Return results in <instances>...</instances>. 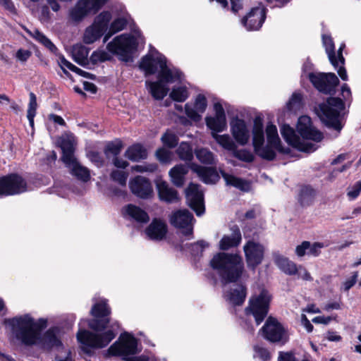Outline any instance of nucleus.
Wrapping results in <instances>:
<instances>
[{
  "instance_id": "0e129e2a",
  "label": "nucleus",
  "mask_w": 361,
  "mask_h": 361,
  "mask_svg": "<svg viewBox=\"0 0 361 361\" xmlns=\"http://www.w3.org/2000/svg\"><path fill=\"white\" fill-rule=\"evenodd\" d=\"M254 349L257 356L263 361H267L270 359V353L267 348L261 346H255Z\"/></svg>"
},
{
  "instance_id": "b1692460",
  "label": "nucleus",
  "mask_w": 361,
  "mask_h": 361,
  "mask_svg": "<svg viewBox=\"0 0 361 361\" xmlns=\"http://www.w3.org/2000/svg\"><path fill=\"white\" fill-rule=\"evenodd\" d=\"M231 235H225L219 242V247L222 250H227L231 247H237L241 242L242 235L237 225L231 226Z\"/></svg>"
},
{
  "instance_id": "de8ad7c7",
  "label": "nucleus",
  "mask_w": 361,
  "mask_h": 361,
  "mask_svg": "<svg viewBox=\"0 0 361 361\" xmlns=\"http://www.w3.org/2000/svg\"><path fill=\"white\" fill-rule=\"evenodd\" d=\"M188 92L185 87H173L170 93V97L176 102H183L188 97Z\"/></svg>"
},
{
  "instance_id": "9b49d317",
  "label": "nucleus",
  "mask_w": 361,
  "mask_h": 361,
  "mask_svg": "<svg viewBox=\"0 0 361 361\" xmlns=\"http://www.w3.org/2000/svg\"><path fill=\"white\" fill-rule=\"evenodd\" d=\"M322 40L331 63L334 67V68L337 70L338 74L341 78L343 80H348L346 70L343 67L345 59L342 54L343 49L345 45L342 44L340 47L337 51V54L336 55L334 51V44L332 38L329 36L323 35Z\"/></svg>"
},
{
  "instance_id": "1a4fd4ad",
  "label": "nucleus",
  "mask_w": 361,
  "mask_h": 361,
  "mask_svg": "<svg viewBox=\"0 0 361 361\" xmlns=\"http://www.w3.org/2000/svg\"><path fill=\"white\" fill-rule=\"evenodd\" d=\"M137 42L133 37L128 34L116 36L106 45L108 51L121 56L123 61H128L130 54L137 49Z\"/></svg>"
},
{
  "instance_id": "5701e85b",
  "label": "nucleus",
  "mask_w": 361,
  "mask_h": 361,
  "mask_svg": "<svg viewBox=\"0 0 361 361\" xmlns=\"http://www.w3.org/2000/svg\"><path fill=\"white\" fill-rule=\"evenodd\" d=\"M122 214L126 219L134 220L137 223L146 224L149 221L147 213L133 204H128L122 209Z\"/></svg>"
},
{
  "instance_id": "49530a36",
  "label": "nucleus",
  "mask_w": 361,
  "mask_h": 361,
  "mask_svg": "<svg viewBox=\"0 0 361 361\" xmlns=\"http://www.w3.org/2000/svg\"><path fill=\"white\" fill-rule=\"evenodd\" d=\"M197 159L202 163L212 164L214 162V154L207 149L201 148L195 151Z\"/></svg>"
},
{
  "instance_id": "20e7f679",
  "label": "nucleus",
  "mask_w": 361,
  "mask_h": 361,
  "mask_svg": "<svg viewBox=\"0 0 361 361\" xmlns=\"http://www.w3.org/2000/svg\"><path fill=\"white\" fill-rule=\"evenodd\" d=\"M297 130L302 140L288 125H283L281 128V135L289 145L302 152H312L315 151L317 149L315 145L307 140L320 142L323 139V135L312 126L311 118L309 116H302L298 118Z\"/></svg>"
},
{
  "instance_id": "79ce46f5",
  "label": "nucleus",
  "mask_w": 361,
  "mask_h": 361,
  "mask_svg": "<svg viewBox=\"0 0 361 361\" xmlns=\"http://www.w3.org/2000/svg\"><path fill=\"white\" fill-rule=\"evenodd\" d=\"M315 190L310 186H304L300 189L299 201L302 206H308L314 200Z\"/></svg>"
},
{
  "instance_id": "864d4df0",
  "label": "nucleus",
  "mask_w": 361,
  "mask_h": 361,
  "mask_svg": "<svg viewBox=\"0 0 361 361\" xmlns=\"http://www.w3.org/2000/svg\"><path fill=\"white\" fill-rule=\"evenodd\" d=\"M111 178L121 186L125 187L126 185L128 174L124 171L115 170L111 173Z\"/></svg>"
},
{
  "instance_id": "bf43d9fd",
  "label": "nucleus",
  "mask_w": 361,
  "mask_h": 361,
  "mask_svg": "<svg viewBox=\"0 0 361 361\" xmlns=\"http://www.w3.org/2000/svg\"><path fill=\"white\" fill-rule=\"evenodd\" d=\"M324 247L325 245L323 243L316 242L312 244L310 243V247H308L307 255L317 257L321 252V249Z\"/></svg>"
},
{
  "instance_id": "f257e3e1",
  "label": "nucleus",
  "mask_w": 361,
  "mask_h": 361,
  "mask_svg": "<svg viewBox=\"0 0 361 361\" xmlns=\"http://www.w3.org/2000/svg\"><path fill=\"white\" fill-rule=\"evenodd\" d=\"M90 312L93 318L88 320V326L93 331L80 329L77 333V339L81 344L82 351L89 355L93 349L107 346L116 336L114 332L116 327H119L117 322L109 324L111 309L106 302L94 304Z\"/></svg>"
},
{
  "instance_id": "f3484780",
  "label": "nucleus",
  "mask_w": 361,
  "mask_h": 361,
  "mask_svg": "<svg viewBox=\"0 0 361 361\" xmlns=\"http://www.w3.org/2000/svg\"><path fill=\"white\" fill-rule=\"evenodd\" d=\"M131 192L137 197L147 200L153 196V188L150 180L143 176H137L129 181Z\"/></svg>"
},
{
  "instance_id": "a211bd4d",
  "label": "nucleus",
  "mask_w": 361,
  "mask_h": 361,
  "mask_svg": "<svg viewBox=\"0 0 361 361\" xmlns=\"http://www.w3.org/2000/svg\"><path fill=\"white\" fill-rule=\"evenodd\" d=\"M200 187L199 185L192 183L185 190L188 205L196 212L197 216H200L204 212L203 192Z\"/></svg>"
},
{
  "instance_id": "ea45409f",
  "label": "nucleus",
  "mask_w": 361,
  "mask_h": 361,
  "mask_svg": "<svg viewBox=\"0 0 361 361\" xmlns=\"http://www.w3.org/2000/svg\"><path fill=\"white\" fill-rule=\"evenodd\" d=\"M212 136L220 146L226 150L233 152L236 148V145L228 134L219 135L215 132H212Z\"/></svg>"
},
{
  "instance_id": "58836bf2",
  "label": "nucleus",
  "mask_w": 361,
  "mask_h": 361,
  "mask_svg": "<svg viewBox=\"0 0 361 361\" xmlns=\"http://www.w3.org/2000/svg\"><path fill=\"white\" fill-rule=\"evenodd\" d=\"M111 18L112 16L110 11H102L95 17L92 25L99 30L100 32L104 33L107 31Z\"/></svg>"
},
{
  "instance_id": "37998d69",
  "label": "nucleus",
  "mask_w": 361,
  "mask_h": 361,
  "mask_svg": "<svg viewBox=\"0 0 361 361\" xmlns=\"http://www.w3.org/2000/svg\"><path fill=\"white\" fill-rule=\"evenodd\" d=\"M104 33L99 31L97 27H95L92 24L86 28L83 41L85 44H92L99 39Z\"/></svg>"
},
{
  "instance_id": "c756f323",
  "label": "nucleus",
  "mask_w": 361,
  "mask_h": 361,
  "mask_svg": "<svg viewBox=\"0 0 361 361\" xmlns=\"http://www.w3.org/2000/svg\"><path fill=\"white\" fill-rule=\"evenodd\" d=\"M188 169V166L185 164H177L169 171L171 180L174 185L180 188L184 185L185 177Z\"/></svg>"
},
{
  "instance_id": "3c124183",
  "label": "nucleus",
  "mask_w": 361,
  "mask_h": 361,
  "mask_svg": "<svg viewBox=\"0 0 361 361\" xmlns=\"http://www.w3.org/2000/svg\"><path fill=\"white\" fill-rule=\"evenodd\" d=\"M302 95L299 93L293 94L287 104L288 109L292 111H296L301 106Z\"/></svg>"
},
{
  "instance_id": "4d7b16f0",
  "label": "nucleus",
  "mask_w": 361,
  "mask_h": 361,
  "mask_svg": "<svg viewBox=\"0 0 361 361\" xmlns=\"http://www.w3.org/2000/svg\"><path fill=\"white\" fill-rule=\"evenodd\" d=\"M156 156L159 161L168 163L170 162L171 159L172 154L169 149L160 148L157 150Z\"/></svg>"
},
{
  "instance_id": "69168bd1",
  "label": "nucleus",
  "mask_w": 361,
  "mask_h": 361,
  "mask_svg": "<svg viewBox=\"0 0 361 361\" xmlns=\"http://www.w3.org/2000/svg\"><path fill=\"white\" fill-rule=\"evenodd\" d=\"M29 97H30V100H29L27 114L30 113V114H36L37 108L36 95L33 92H30Z\"/></svg>"
},
{
  "instance_id": "c9c22d12",
  "label": "nucleus",
  "mask_w": 361,
  "mask_h": 361,
  "mask_svg": "<svg viewBox=\"0 0 361 361\" xmlns=\"http://www.w3.org/2000/svg\"><path fill=\"white\" fill-rule=\"evenodd\" d=\"M127 24L128 20L125 17H118L115 18L110 24L109 30L104 37V43H106L113 35L125 29Z\"/></svg>"
},
{
  "instance_id": "dca6fc26",
  "label": "nucleus",
  "mask_w": 361,
  "mask_h": 361,
  "mask_svg": "<svg viewBox=\"0 0 361 361\" xmlns=\"http://www.w3.org/2000/svg\"><path fill=\"white\" fill-rule=\"evenodd\" d=\"M192 214L187 209L178 210L170 217V223L173 226L183 229V234L192 238Z\"/></svg>"
},
{
  "instance_id": "9d476101",
  "label": "nucleus",
  "mask_w": 361,
  "mask_h": 361,
  "mask_svg": "<svg viewBox=\"0 0 361 361\" xmlns=\"http://www.w3.org/2000/svg\"><path fill=\"white\" fill-rule=\"evenodd\" d=\"M109 0H79L69 11L70 19L75 23L82 21L90 14L96 13Z\"/></svg>"
},
{
  "instance_id": "6e6552de",
  "label": "nucleus",
  "mask_w": 361,
  "mask_h": 361,
  "mask_svg": "<svg viewBox=\"0 0 361 361\" xmlns=\"http://www.w3.org/2000/svg\"><path fill=\"white\" fill-rule=\"evenodd\" d=\"M109 354L121 356L126 361L127 357H134L140 352L137 348V340L131 334L124 332L121 334L118 340L114 343L108 349Z\"/></svg>"
},
{
  "instance_id": "5fc2aeb1",
  "label": "nucleus",
  "mask_w": 361,
  "mask_h": 361,
  "mask_svg": "<svg viewBox=\"0 0 361 361\" xmlns=\"http://www.w3.org/2000/svg\"><path fill=\"white\" fill-rule=\"evenodd\" d=\"M122 147V143L120 141L116 142H110L106 147L105 153L106 154L110 153L116 157L120 154Z\"/></svg>"
},
{
  "instance_id": "4468645a",
  "label": "nucleus",
  "mask_w": 361,
  "mask_h": 361,
  "mask_svg": "<svg viewBox=\"0 0 361 361\" xmlns=\"http://www.w3.org/2000/svg\"><path fill=\"white\" fill-rule=\"evenodd\" d=\"M263 336L272 343H286L288 340L284 327L275 318L269 317L261 329Z\"/></svg>"
},
{
  "instance_id": "6ab92c4d",
  "label": "nucleus",
  "mask_w": 361,
  "mask_h": 361,
  "mask_svg": "<svg viewBox=\"0 0 361 361\" xmlns=\"http://www.w3.org/2000/svg\"><path fill=\"white\" fill-rule=\"evenodd\" d=\"M265 18V8L257 6L252 8L241 21L247 30H257L262 27Z\"/></svg>"
},
{
  "instance_id": "09e8293b",
  "label": "nucleus",
  "mask_w": 361,
  "mask_h": 361,
  "mask_svg": "<svg viewBox=\"0 0 361 361\" xmlns=\"http://www.w3.org/2000/svg\"><path fill=\"white\" fill-rule=\"evenodd\" d=\"M233 155L238 159L247 162L251 163L254 161L253 154L247 149H238L237 147L232 152Z\"/></svg>"
},
{
  "instance_id": "412c9836",
  "label": "nucleus",
  "mask_w": 361,
  "mask_h": 361,
  "mask_svg": "<svg viewBox=\"0 0 361 361\" xmlns=\"http://www.w3.org/2000/svg\"><path fill=\"white\" fill-rule=\"evenodd\" d=\"M232 135L235 141L240 145H246L250 139V132L243 119L235 118L231 123Z\"/></svg>"
},
{
  "instance_id": "774afa93",
  "label": "nucleus",
  "mask_w": 361,
  "mask_h": 361,
  "mask_svg": "<svg viewBox=\"0 0 361 361\" xmlns=\"http://www.w3.org/2000/svg\"><path fill=\"white\" fill-rule=\"evenodd\" d=\"M31 56L32 52L30 50L23 49H19L16 54V59L21 62L27 61Z\"/></svg>"
},
{
  "instance_id": "bb28decb",
  "label": "nucleus",
  "mask_w": 361,
  "mask_h": 361,
  "mask_svg": "<svg viewBox=\"0 0 361 361\" xmlns=\"http://www.w3.org/2000/svg\"><path fill=\"white\" fill-rule=\"evenodd\" d=\"M191 169L207 184L215 183L219 178L216 171L214 168L193 165Z\"/></svg>"
},
{
  "instance_id": "f03ea898",
  "label": "nucleus",
  "mask_w": 361,
  "mask_h": 361,
  "mask_svg": "<svg viewBox=\"0 0 361 361\" xmlns=\"http://www.w3.org/2000/svg\"><path fill=\"white\" fill-rule=\"evenodd\" d=\"M4 324L9 326L16 338L25 345H38L47 350H50L54 347L64 348L57 337L55 329H48L42 336V330L47 325V322L42 319L35 321L29 314H26L5 319Z\"/></svg>"
},
{
  "instance_id": "393cba45",
  "label": "nucleus",
  "mask_w": 361,
  "mask_h": 361,
  "mask_svg": "<svg viewBox=\"0 0 361 361\" xmlns=\"http://www.w3.org/2000/svg\"><path fill=\"white\" fill-rule=\"evenodd\" d=\"M157 186L158 195L161 200L167 203H174L179 200L178 192L170 187L166 182H160L157 183Z\"/></svg>"
},
{
  "instance_id": "13d9d810",
  "label": "nucleus",
  "mask_w": 361,
  "mask_h": 361,
  "mask_svg": "<svg viewBox=\"0 0 361 361\" xmlns=\"http://www.w3.org/2000/svg\"><path fill=\"white\" fill-rule=\"evenodd\" d=\"M132 169L135 171L143 173V172H154L157 169V165L156 164H147L144 165H135L132 167Z\"/></svg>"
},
{
  "instance_id": "473e14b6",
  "label": "nucleus",
  "mask_w": 361,
  "mask_h": 361,
  "mask_svg": "<svg viewBox=\"0 0 361 361\" xmlns=\"http://www.w3.org/2000/svg\"><path fill=\"white\" fill-rule=\"evenodd\" d=\"M125 157L130 161H139L147 159V152L142 145L135 144L127 149Z\"/></svg>"
},
{
  "instance_id": "0eeeda50",
  "label": "nucleus",
  "mask_w": 361,
  "mask_h": 361,
  "mask_svg": "<svg viewBox=\"0 0 361 361\" xmlns=\"http://www.w3.org/2000/svg\"><path fill=\"white\" fill-rule=\"evenodd\" d=\"M270 301V294L262 289L259 295H254L250 298L249 305L245 310L246 315H252L257 325L260 324L268 314Z\"/></svg>"
},
{
  "instance_id": "c03bdc74",
  "label": "nucleus",
  "mask_w": 361,
  "mask_h": 361,
  "mask_svg": "<svg viewBox=\"0 0 361 361\" xmlns=\"http://www.w3.org/2000/svg\"><path fill=\"white\" fill-rule=\"evenodd\" d=\"M273 148H274V147L268 143L265 147L259 145L254 149L255 153L263 159L271 161L276 157V153Z\"/></svg>"
},
{
  "instance_id": "8fccbe9b",
  "label": "nucleus",
  "mask_w": 361,
  "mask_h": 361,
  "mask_svg": "<svg viewBox=\"0 0 361 361\" xmlns=\"http://www.w3.org/2000/svg\"><path fill=\"white\" fill-rule=\"evenodd\" d=\"M111 59V55L108 52L103 50L95 51L90 56V60L93 63H97L98 62H104L106 61H109Z\"/></svg>"
},
{
  "instance_id": "c85d7f7f",
  "label": "nucleus",
  "mask_w": 361,
  "mask_h": 361,
  "mask_svg": "<svg viewBox=\"0 0 361 361\" xmlns=\"http://www.w3.org/2000/svg\"><path fill=\"white\" fill-rule=\"evenodd\" d=\"M69 169L71 173L82 182H87L90 178L89 170L81 166L75 158L69 162L64 163Z\"/></svg>"
},
{
  "instance_id": "603ef678",
  "label": "nucleus",
  "mask_w": 361,
  "mask_h": 361,
  "mask_svg": "<svg viewBox=\"0 0 361 361\" xmlns=\"http://www.w3.org/2000/svg\"><path fill=\"white\" fill-rule=\"evenodd\" d=\"M161 140L164 145L169 148L176 147L178 144V137L171 133L166 132L162 137Z\"/></svg>"
},
{
  "instance_id": "052dcab7",
  "label": "nucleus",
  "mask_w": 361,
  "mask_h": 361,
  "mask_svg": "<svg viewBox=\"0 0 361 361\" xmlns=\"http://www.w3.org/2000/svg\"><path fill=\"white\" fill-rule=\"evenodd\" d=\"M185 111L186 115L192 119L193 121H197L200 120L201 115L200 113L198 112L195 107L193 108L190 104H186L185 106Z\"/></svg>"
},
{
  "instance_id": "f8f14e48",
  "label": "nucleus",
  "mask_w": 361,
  "mask_h": 361,
  "mask_svg": "<svg viewBox=\"0 0 361 361\" xmlns=\"http://www.w3.org/2000/svg\"><path fill=\"white\" fill-rule=\"evenodd\" d=\"M27 191V182L20 176L11 173L0 178V195L9 196Z\"/></svg>"
},
{
  "instance_id": "f704fd0d",
  "label": "nucleus",
  "mask_w": 361,
  "mask_h": 361,
  "mask_svg": "<svg viewBox=\"0 0 361 361\" xmlns=\"http://www.w3.org/2000/svg\"><path fill=\"white\" fill-rule=\"evenodd\" d=\"M252 144L254 149L259 145H263L264 142V135L263 129V122L260 117H256L254 121L252 130Z\"/></svg>"
},
{
  "instance_id": "6e6d98bb",
  "label": "nucleus",
  "mask_w": 361,
  "mask_h": 361,
  "mask_svg": "<svg viewBox=\"0 0 361 361\" xmlns=\"http://www.w3.org/2000/svg\"><path fill=\"white\" fill-rule=\"evenodd\" d=\"M195 109L202 114L205 111L207 106V102L206 97L203 94H198L195 102Z\"/></svg>"
},
{
  "instance_id": "2f4dec72",
  "label": "nucleus",
  "mask_w": 361,
  "mask_h": 361,
  "mask_svg": "<svg viewBox=\"0 0 361 361\" xmlns=\"http://www.w3.org/2000/svg\"><path fill=\"white\" fill-rule=\"evenodd\" d=\"M274 261L277 267L288 275H295L298 271L296 264L287 257L276 255L274 258Z\"/></svg>"
},
{
  "instance_id": "2eb2a0df",
  "label": "nucleus",
  "mask_w": 361,
  "mask_h": 361,
  "mask_svg": "<svg viewBox=\"0 0 361 361\" xmlns=\"http://www.w3.org/2000/svg\"><path fill=\"white\" fill-rule=\"evenodd\" d=\"M247 267L255 270L264 258V247L254 240H249L243 247Z\"/></svg>"
},
{
  "instance_id": "39448f33",
  "label": "nucleus",
  "mask_w": 361,
  "mask_h": 361,
  "mask_svg": "<svg viewBox=\"0 0 361 361\" xmlns=\"http://www.w3.org/2000/svg\"><path fill=\"white\" fill-rule=\"evenodd\" d=\"M211 267L216 270L223 284L237 281L242 276L244 264L237 254L219 252L210 261Z\"/></svg>"
},
{
  "instance_id": "e2e57ef3",
  "label": "nucleus",
  "mask_w": 361,
  "mask_h": 361,
  "mask_svg": "<svg viewBox=\"0 0 361 361\" xmlns=\"http://www.w3.org/2000/svg\"><path fill=\"white\" fill-rule=\"evenodd\" d=\"M208 246L209 244L206 241L199 240L191 245V250L194 255H198L199 252L202 253L204 249Z\"/></svg>"
},
{
  "instance_id": "4be33fe9",
  "label": "nucleus",
  "mask_w": 361,
  "mask_h": 361,
  "mask_svg": "<svg viewBox=\"0 0 361 361\" xmlns=\"http://www.w3.org/2000/svg\"><path fill=\"white\" fill-rule=\"evenodd\" d=\"M167 231V225L159 219H154L145 230V233L149 238L157 241L164 239Z\"/></svg>"
},
{
  "instance_id": "a878e982",
  "label": "nucleus",
  "mask_w": 361,
  "mask_h": 361,
  "mask_svg": "<svg viewBox=\"0 0 361 361\" xmlns=\"http://www.w3.org/2000/svg\"><path fill=\"white\" fill-rule=\"evenodd\" d=\"M247 295L245 286L236 285L233 288L225 293V298L233 305H241L243 304Z\"/></svg>"
},
{
  "instance_id": "4c0bfd02",
  "label": "nucleus",
  "mask_w": 361,
  "mask_h": 361,
  "mask_svg": "<svg viewBox=\"0 0 361 361\" xmlns=\"http://www.w3.org/2000/svg\"><path fill=\"white\" fill-rule=\"evenodd\" d=\"M56 56H59L58 63L65 74H68V72L66 69L68 68L71 71L78 73L80 75L86 78H90V75H91L90 73L81 70L80 68H78L77 66L71 63L70 61L66 60L63 55L61 54L59 51Z\"/></svg>"
},
{
  "instance_id": "a19ab883",
  "label": "nucleus",
  "mask_w": 361,
  "mask_h": 361,
  "mask_svg": "<svg viewBox=\"0 0 361 361\" xmlns=\"http://www.w3.org/2000/svg\"><path fill=\"white\" fill-rule=\"evenodd\" d=\"M221 175L226 185L233 186L241 190H246L247 189L248 184L244 180L230 175L226 172H221Z\"/></svg>"
},
{
  "instance_id": "ddd939ff",
  "label": "nucleus",
  "mask_w": 361,
  "mask_h": 361,
  "mask_svg": "<svg viewBox=\"0 0 361 361\" xmlns=\"http://www.w3.org/2000/svg\"><path fill=\"white\" fill-rule=\"evenodd\" d=\"M309 80L319 92L325 94H334L339 84V80L333 73H310Z\"/></svg>"
},
{
  "instance_id": "423d86ee",
  "label": "nucleus",
  "mask_w": 361,
  "mask_h": 361,
  "mask_svg": "<svg viewBox=\"0 0 361 361\" xmlns=\"http://www.w3.org/2000/svg\"><path fill=\"white\" fill-rule=\"evenodd\" d=\"M343 108L344 104L341 99L329 97L326 102L319 105L317 114L326 126L340 131L342 126L339 121V116Z\"/></svg>"
},
{
  "instance_id": "338daca9",
  "label": "nucleus",
  "mask_w": 361,
  "mask_h": 361,
  "mask_svg": "<svg viewBox=\"0 0 361 361\" xmlns=\"http://www.w3.org/2000/svg\"><path fill=\"white\" fill-rule=\"evenodd\" d=\"M308 247H310V242L303 241L300 245H298L295 247V254L299 257H302L307 254Z\"/></svg>"
},
{
  "instance_id": "7ed1b4c3",
  "label": "nucleus",
  "mask_w": 361,
  "mask_h": 361,
  "mask_svg": "<svg viewBox=\"0 0 361 361\" xmlns=\"http://www.w3.org/2000/svg\"><path fill=\"white\" fill-rule=\"evenodd\" d=\"M139 67L145 75H153L158 70L159 80L155 82L147 80L145 85L149 93L157 100L163 99L169 92V87L165 83H172L181 80L182 73L176 68L167 66L166 57L155 51V54H147L142 57Z\"/></svg>"
},
{
  "instance_id": "7c9ffc66",
  "label": "nucleus",
  "mask_w": 361,
  "mask_h": 361,
  "mask_svg": "<svg viewBox=\"0 0 361 361\" xmlns=\"http://www.w3.org/2000/svg\"><path fill=\"white\" fill-rule=\"evenodd\" d=\"M60 147L63 152L62 160L64 163L69 162L75 158L74 156V140L72 136L63 137L61 140Z\"/></svg>"
},
{
  "instance_id": "72a5a7b5",
  "label": "nucleus",
  "mask_w": 361,
  "mask_h": 361,
  "mask_svg": "<svg viewBox=\"0 0 361 361\" xmlns=\"http://www.w3.org/2000/svg\"><path fill=\"white\" fill-rule=\"evenodd\" d=\"M27 32L30 35V36H31L36 41L47 48L50 52L55 55L58 54L57 47L42 32L36 29L33 30L32 31L27 30Z\"/></svg>"
},
{
  "instance_id": "a18cd8bd",
  "label": "nucleus",
  "mask_w": 361,
  "mask_h": 361,
  "mask_svg": "<svg viewBox=\"0 0 361 361\" xmlns=\"http://www.w3.org/2000/svg\"><path fill=\"white\" fill-rule=\"evenodd\" d=\"M176 153L181 160L190 161L193 159L192 147L187 142H181L176 149Z\"/></svg>"
},
{
  "instance_id": "cd10ccee",
  "label": "nucleus",
  "mask_w": 361,
  "mask_h": 361,
  "mask_svg": "<svg viewBox=\"0 0 361 361\" xmlns=\"http://www.w3.org/2000/svg\"><path fill=\"white\" fill-rule=\"evenodd\" d=\"M267 142L274 147V149L283 154H288L289 148H283L278 135L277 128L273 124H269L266 128Z\"/></svg>"
},
{
  "instance_id": "aec40b11",
  "label": "nucleus",
  "mask_w": 361,
  "mask_h": 361,
  "mask_svg": "<svg viewBox=\"0 0 361 361\" xmlns=\"http://www.w3.org/2000/svg\"><path fill=\"white\" fill-rule=\"evenodd\" d=\"M214 109L216 113L214 117H206V124L212 132H222L226 128V118L224 109L219 103H215Z\"/></svg>"
},
{
  "instance_id": "680f3d73",
  "label": "nucleus",
  "mask_w": 361,
  "mask_h": 361,
  "mask_svg": "<svg viewBox=\"0 0 361 361\" xmlns=\"http://www.w3.org/2000/svg\"><path fill=\"white\" fill-rule=\"evenodd\" d=\"M361 192V180L356 182L351 188L348 189V197L350 200H355L358 197Z\"/></svg>"
},
{
  "instance_id": "e433bc0d",
  "label": "nucleus",
  "mask_w": 361,
  "mask_h": 361,
  "mask_svg": "<svg viewBox=\"0 0 361 361\" xmlns=\"http://www.w3.org/2000/svg\"><path fill=\"white\" fill-rule=\"evenodd\" d=\"M89 50L82 44H76L73 47L72 56L73 60L80 66H85L88 63Z\"/></svg>"
}]
</instances>
